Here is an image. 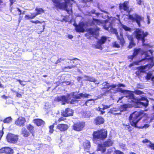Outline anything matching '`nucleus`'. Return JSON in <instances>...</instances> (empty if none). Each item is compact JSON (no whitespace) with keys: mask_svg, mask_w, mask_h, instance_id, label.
<instances>
[{"mask_svg":"<svg viewBox=\"0 0 154 154\" xmlns=\"http://www.w3.org/2000/svg\"><path fill=\"white\" fill-rule=\"evenodd\" d=\"M144 46V49H141L140 48H135L134 50L133 54L132 55L128 56V58L129 59L132 60L135 56H137L140 53L142 55H145V57L139 62L136 61L133 62L129 66L131 67L134 65H138L139 62H142L144 60L146 61H149V63L146 65L141 66L138 67V70L140 72L144 73L146 71L151 68L154 66V62L153 61V57L150 56L148 54V52L152 54L153 51L151 50H149L148 51H146L145 50L148 49L149 48H145Z\"/></svg>","mask_w":154,"mask_h":154,"instance_id":"f257e3e1","label":"nucleus"},{"mask_svg":"<svg viewBox=\"0 0 154 154\" xmlns=\"http://www.w3.org/2000/svg\"><path fill=\"white\" fill-rule=\"evenodd\" d=\"M75 92H72L66 96H63L58 97L55 98L54 100L58 102L61 101L62 104H64L65 102L72 103L74 102L77 101L76 100L77 99H82L84 98H87L90 96L89 94L83 93L75 95Z\"/></svg>","mask_w":154,"mask_h":154,"instance_id":"f03ea898","label":"nucleus"},{"mask_svg":"<svg viewBox=\"0 0 154 154\" xmlns=\"http://www.w3.org/2000/svg\"><path fill=\"white\" fill-rule=\"evenodd\" d=\"M123 98H126L128 99V101L130 103H131L132 102L135 103L136 106L137 108H140L142 106L146 107L148 105V101L146 98L142 97H141L140 98L135 97L131 91H129L128 94L126 96L122 97Z\"/></svg>","mask_w":154,"mask_h":154,"instance_id":"7ed1b4c3","label":"nucleus"},{"mask_svg":"<svg viewBox=\"0 0 154 154\" xmlns=\"http://www.w3.org/2000/svg\"><path fill=\"white\" fill-rule=\"evenodd\" d=\"M70 1L74 2V5H77L74 0H52L54 6L57 8L65 10L69 14L72 13L73 5L70 2Z\"/></svg>","mask_w":154,"mask_h":154,"instance_id":"20e7f679","label":"nucleus"},{"mask_svg":"<svg viewBox=\"0 0 154 154\" xmlns=\"http://www.w3.org/2000/svg\"><path fill=\"white\" fill-rule=\"evenodd\" d=\"M115 20V18L112 17L108 18L107 20L104 21L93 18L92 23L94 25H102L105 30L110 32H113L117 35L118 34H116V29H113L112 26V24Z\"/></svg>","mask_w":154,"mask_h":154,"instance_id":"39448f33","label":"nucleus"},{"mask_svg":"<svg viewBox=\"0 0 154 154\" xmlns=\"http://www.w3.org/2000/svg\"><path fill=\"white\" fill-rule=\"evenodd\" d=\"M144 114L142 112L135 111L131 114L129 117L131 125L135 127L140 128H146L149 127V124H145L143 126L138 127L137 124L139 121L143 117Z\"/></svg>","mask_w":154,"mask_h":154,"instance_id":"423d86ee","label":"nucleus"},{"mask_svg":"<svg viewBox=\"0 0 154 154\" xmlns=\"http://www.w3.org/2000/svg\"><path fill=\"white\" fill-rule=\"evenodd\" d=\"M148 35V32H144L142 30L139 29H137L134 32L133 35L138 40H141L142 42L143 45L145 46V48H151L152 46L148 44H145V38Z\"/></svg>","mask_w":154,"mask_h":154,"instance_id":"0eeeda50","label":"nucleus"},{"mask_svg":"<svg viewBox=\"0 0 154 154\" xmlns=\"http://www.w3.org/2000/svg\"><path fill=\"white\" fill-rule=\"evenodd\" d=\"M107 131L104 129H102L98 130L94 132L93 140L95 142L97 139H105L107 136Z\"/></svg>","mask_w":154,"mask_h":154,"instance_id":"6e6552de","label":"nucleus"},{"mask_svg":"<svg viewBox=\"0 0 154 154\" xmlns=\"http://www.w3.org/2000/svg\"><path fill=\"white\" fill-rule=\"evenodd\" d=\"M102 85L103 86V87L102 88V89H107V90H106V94L114 93V89L116 88V86H118V87H125V85H124L121 84H119L117 85H113L111 86L108 83L106 82L103 83L102 84Z\"/></svg>","mask_w":154,"mask_h":154,"instance_id":"1a4fd4ad","label":"nucleus"},{"mask_svg":"<svg viewBox=\"0 0 154 154\" xmlns=\"http://www.w3.org/2000/svg\"><path fill=\"white\" fill-rule=\"evenodd\" d=\"M128 18L133 22H136L139 27L140 26V23L144 20L143 17L137 14H129Z\"/></svg>","mask_w":154,"mask_h":154,"instance_id":"9d476101","label":"nucleus"},{"mask_svg":"<svg viewBox=\"0 0 154 154\" xmlns=\"http://www.w3.org/2000/svg\"><path fill=\"white\" fill-rule=\"evenodd\" d=\"M6 139L8 142L12 143H16L18 139L17 135L11 133H9L8 134Z\"/></svg>","mask_w":154,"mask_h":154,"instance_id":"9b49d317","label":"nucleus"},{"mask_svg":"<svg viewBox=\"0 0 154 154\" xmlns=\"http://www.w3.org/2000/svg\"><path fill=\"white\" fill-rule=\"evenodd\" d=\"M75 27V29L76 32H83L85 29V24L83 22H81L78 25L75 23L73 24Z\"/></svg>","mask_w":154,"mask_h":154,"instance_id":"f8f14e48","label":"nucleus"},{"mask_svg":"<svg viewBox=\"0 0 154 154\" xmlns=\"http://www.w3.org/2000/svg\"><path fill=\"white\" fill-rule=\"evenodd\" d=\"M85 126V123L83 122H79L74 124L73 129L75 131H81Z\"/></svg>","mask_w":154,"mask_h":154,"instance_id":"ddd939ff","label":"nucleus"},{"mask_svg":"<svg viewBox=\"0 0 154 154\" xmlns=\"http://www.w3.org/2000/svg\"><path fill=\"white\" fill-rule=\"evenodd\" d=\"M26 122V120L24 118L20 117L15 121V124L19 126H23L24 125Z\"/></svg>","mask_w":154,"mask_h":154,"instance_id":"4468645a","label":"nucleus"},{"mask_svg":"<svg viewBox=\"0 0 154 154\" xmlns=\"http://www.w3.org/2000/svg\"><path fill=\"white\" fill-rule=\"evenodd\" d=\"M0 151L1 153L5 154H12L14 153L13 149L9 147L2 148L0 149Z\"/></svg>","mask_w":154,"mask_h":154,"instance_id":"2eb2a0df","label":"nucleus"},{"mask_svg":"<svg viewBox=\"0 0 154 154\" xmlns=\"http://www.w3.org/2000/svg\"><path fill=\"white\" fill-rule=\"evenodd\" d=\"M106 39V37L103 36L101 39L98 41L97 44L96 46V48L100 49H102V48L101 45L105 42Z\"/></svg>","mask_w":154,"mask_h":154,"instance_id":"dca6fc26","label":"nucleus"},{"mask_svg":"<svg viewBox=\"0 0 154 154\" xmlns=\"http://www.w3.org/2000/svg\"><path fill=\"white\" fill-rule=\"evenodd\" d=\"M99 29L96 26V29L89 28L88 29V31L89 32L91 35L97 36L99 35L98 31Z\"/></svg>","mask_w":154,"mask_h":154,"instance_id":"f3484780","label":"nucleus"},{"mask_svg":"<svg viewBox=\"0 0 154 154\" xmlns=\"http://www.w3.org/2000/svg\"><path fill=\"white\" fill-rule=\"evenodd\" d=\"M128 3V2H125L124 3H120L119 5L120 10L123 9L125 11H128L129 10Z\"/></svg>","mask_w":154,"mask_h":154,"instance_id":"a211bd4d","label":"nucleus"},{"mask_svg":"<svg viewBox=\"0 0 154 154\" xmlns=\"http://www.w3.org/2000/svg\"><path fill=\"white\" fill-rule=\"evenodd\" d=\"M69 128L68 126L66 124H58L57 126V128L62 131L66 130Z\"/></svg>","mask_w":154,"mask_h":154,"instance_id":"6ab92c4d","label":"nucleus"},{"mask_svg":"<svg viewBox=\"0 0 154 154\" xmlns=\"http://www.w3.org/2000/svg\"><path fill=\"white\" fill-rule=\"evenodd\" d=\"M73 113V110L67 108L64 111L63 113V115L64 116H72Z\"/></svg>","mask_w":154,"mask_h":154,"instance_id":"aec40b11","label":"nucleus"},{"mask_svg":"<svg viewBox=\"0 0 154 154\" xmlns=\"http://www.w3.org/2000/svg\"><path fill=\"white\" fill-rule=\"evenodd\" d=\"M104 119L102 117L98 116L94 120L96 125H99L103 124L104 122Z\"/></svg>","mask_w":154,"mask_h":154,"instance_id":"412c9836","label":"nucleus"},{"mask_svg":"<svg viewBox=\"0 0 154 154\" xmlns=\"http://www.w3.org/2000/svg\"><path fill=\"white\" fill-rule=\"evenodd\" d=\"M34 122L38 126L43 125L45 124L44 122L40 119H34Z\"/></svg>","mask_w":154,"mask_h":154,"instance_id":"4be33fe9","label":"nucleus"},{"mask_svg":"<svg viewBox=\"0 0 154 154\" xmlns=\"http://www.w3.org/2000/svg\"><path fill=\"white\" fill-rule=\"evenodd\" d=\"M35 11L36 12V13H34L35 15V17L38 15L41 14L44 12V11L42 8H36Z\"/></svg>","mask_w":154,"mask_h":154,"instance_id":"5701e85b","label":"nucleus"},{"mask_svg":"<svg viewBox=\"0 0 154 154\" xmlns=\"http://www.w3.org/2000/svg\"><path fill=\"white\" fill-rule=\"evenodd\" d=\"M106 149L105 146H103L102 144H99L98 146V148L97 149V151H100L102 152H104L106 151Z\"/></svg>","mask_w":154,"mask_h":154,"instance_id":"b1692460","label":"nucleus"},{"mask_svg":"<svg viewBox=\"0 0 154 154\" xmlns=\"http://www.w3.org/2000/svg\"><path fill=\"white\" fill-rule=\"evenodd\" d=\"M22 134L24 137H27L29 135V133L26 130L25 128H23L22 129Z\"/></svg>","mask_w":154,"mask_h":154,"instance_id":"393cba45","label":"nucleus"},{"mask_svg":"<svg viewBox=\"0 0 154 154\" xmlns=\"http://www.w3.org/2000/svg\"><path fill=\"white\" fill-rule=\"evenodd\" d=\"M153 72L152 71H149L147 73L145 77V79L147 80H149L152 77Z\"/></svg>","mask_w":154,"mask_h":154,"instance_id":"a878e982","label":"nucleus"},{"mask_svg":"<svg viewBox=\"0 0 154 154\" xmlns=\"http://www.w3.org/2000/svg\"><path fill=\"white\" fill-rule=\"evenodd\" d=\"M154 119V113L152 114L151 116V118H147L146 119L144 120V122L145 123L150 122Z\"/></svg>","mask_w":154,"mask_h":154,"instance_id":"bb28decb","label":"nucleus"},{"mask_svg":"<svg viewBox=\"0 0 154 154\" xmlns=\"http://www.w3.org/2000/svg\"><path fill=\"white\" fill-rule=\"evenodd\" d=\"M84 77L85 78V80L88 81L90 82H96V80L94 78L86 76H85Z\"/></svg>","mask_w":154,"mask_h":154,"instance_id":"cd10ccee","label":"nucleus"},{"mask_svg":"<svg viewBox=\"0 0 154 154\" xmlns=\"http://www.w3.org/2000/svg\"><path fill=\"white\" fill-rule=\"evenodd\" d=\"M112 142L110 140H109L107 141H106L104 143L103 145L105 147L110 146L112 145Z\"/></svg>","mask_w":154,"mask_h":154,"instance_id":"c85d7f7f","label":"nucleus"},{"mask_svg":"<svg viewBox=\"0 0 154 154\" xmlns=\"http://www.w3.org/2000/svg\"><path fill=\"white\" fill-rule=\"evenodd\" d=\"M35 17V15L34 13L31 14V15H26L25 16V18L26 20H30L33 19Z\"/></svg>","mask_w":154,"mask_h":154,"instance_id":"c756f323","label":"nucleus"},{"mask_svg":"<svg viewBox=\"0 0 154 154\" xmlns=\"http://www.w3.org/2000/svg\"><path fill=\"white\" fill-rule=\"evenodd\" d=\"M85 149H88L90 147V142L88 140H86L84 144Z\"/></svg>","mask_w":154,"mask_h":154,"instance_id":"7c9ffc66","label":"nucleus"},{"mask_svg":"<svg viewBox=\"0 0 154 154\" xmlns=\"http://www.w3.org/2000/svg\"><path fill=\"white\" fill-rule=\"evenodd\" d=\"M126 110V108H124L123 110H122L121 109H117L116 110V112H112V114H113L114 115H120L121 113V112L123 111H125Z\"/></svg>","mask_w":154,"mask_h":154,"instance_id":"2f4dec72","label":"nucleus"},{"mask_svg":"<svg viewBox=\"0 0 154 154\" xmlns=\"http://www.w3.org/2000/svg\"><path fill=\"white\" fill-rule=\"evenodd\" d=\"M27 129L29 131L32 135H33V131L34 130V127L30 125H29L27 126Z\"/></svg>","mask_w":154,"mask_h":154,"instance_id":"473e14b6","label":"nucleus"},{"mask_svg":"<svg viewBox=\"0 0 154 154\" xmlns=\"http://www.w3.org/2000/svg\"><path fill=\"white\" fill-rule=\"evenodd\" d=\"M80 2H82V3H84V6H88L90 5H87L88 3H89V2L91 1V0H79Z\"/></svg>","mask_w":154,"mask_h":154,"instance_id":"72a5a7b5","label":"nucleus"},{"mask_svg":"<svg viewBox=\"0 0 154 154\" xmlns=\"http://www.w3.org/2000/svg\"><path fill=\"white\" fill-rule=\"evenodd\" d=\"M12 120V119L10 117H8L3 120L4 123H9Z\"/></svg>","mask_w":154,"mask_h":154,"instance_id":"f704fd0d","label":"nucleus"},{"mask_svg":"<svg viewBox=\"0 0 154 154\" xmlns=\"http://www.w3.org/2000/svg\"><path fill=\"white\" fill-rule=\"evenodd\" d=\"M117 38L118 39L120 40V43L121 45H123L125 43V41L124 38L122 36H121L119 38V36H117Z\"/></svg>","mask_w":154,"mask_h":154,"instance_id":"c9c22d12","label":"nucleus"},{"mask_svg":"<svg viewBox=\"0 0 154 154\" xmlns=\"http://www.w3.org/2000/svg\"><path fill=\"white\" fill-rule=\"evenodd\" d=\"M134 93L137 95H141L144 94V93L138 90H136L134 91Z\"/></svg>","mask_w":154,"mask_h":154,"instance_id":"e433bc0d","label":"nucleus"},{"mask_svg":"<svg viewBox=\"0 0 154 154\" xmlns=\"http://www.w3.org/2000/svg\"><path fill=\"white\" fill-rule=\"evenodd\" d=\"M121 27L125 30L128 31H130L131 30V29L126 26H125L123 24H121Z\"/></svg>","mask_w":154,"mask_h":154,"instance_id":"4c0bfd02","label":"nucleus"},{"mask_svg":"<svg viewBox=\"0 0 154 154\" xmlns=\"http://www.w3.org/2000/svg\"><path fill=\"white\" fill-rule=\"evenodd\" d=\"M147 147H149L151 149L154 150V143L150 142L149 144L147 145Z\"/></svg>","mask_w":154,"mask_h":154,"instance_id":"58836bf2","label":"nucleus"},{"mask_svg":"<svg viewBox=\"0 0 154 154\" xmlns=\"http://www.w3.org/2000/svg\"><path fill=\"white\" fill-rule=\"evenodd\" d=\"M97 110L101 112V114H103L105 112L103 111V110H104L103 109V107L102 108L101 107H99L97 108Z\"/></svg>","mask_w":154,"mask_h":154,"instance_id":"ea45409f","label":"nucleus"},{"mask_svg":"<svg viewBox=\"0 0 154 154\" xmlns=\"http://www.w3.org/2000/svg\"><path fill=\"white\" fill-rule=\"evenodd\" d=\"M31 22L33 23H34L35 24H37V23H42L45 22V21H40L39 20H37L36 21H33V20H32L31 21Z\"/></svg>","mask_w":154,"mask_h":154,"instance_id":"a19ab883","label":"nucleus"},{"mask_svg":"<svg viewBox=\"0 0 154 154\" xmlns=\"http://www.w3.org/2000/svg\"><path fill=\"white\" fill-rule=\"evenodd\" d=\"M54 128V125H51L49 126V132H50L51 133H53L54 131L53 129Z\"/></svg>","mask_w":154,"mask_h":154,"instance_id":"79ce46f5","label":"nucleus"},{"mask_svg":"<svg viewBox=\"0 0 154 154\" xmlns=\"http://www.w3.org/2000/svg\"><path fill=\"white\" fill-rule=\"evenodd\" d=\"M135 45V44L134 43L133 41H130V44L129 45L128 47L129 48H131L134 46Z\"/></svg>","mask_w":154,"mask_h":154,"instance_id":"37998d69","label":"nucleus"},{"mask_svg":"<svg viewBox=\"0 0 154 154\" xmlns=\"http://www.w3.org/2000/svg\"><path fill=\"white\" fill-rule=\"evenodd\" d=\"M113 46L117 48H119L120 46L119 44L116 43V42H115L113 43Z\"/></svg>","mask_w":154,"mask_h":154,"instance_id":"c03bdc74","label":"nucleus"},{"mask_svg":"<svg viewBox=\"0 0 154 154\" xmlns=\"http://www.w3.org/2000/svg\"><path fill=\"white\" fill-rule=\"evenodd\" d=\"M95 10H92L91 12V14H95L97 16H98L100 14L98 13H95Z\"/></svg>","mask_w":154,"mask_h":154,"instance_id":"a18cd8bd","label":"nucleus"},{"mask_svg":"<svg viewBox=\"0 0 154 154\" xmlns=\"http://www.w3.org/2000/svg\"><path fill=\"white\" fill-rule=\"evenodd\" d=\"M137 87L138 88L140 89H143L144 88L143 86L140 84H137Z\"/></svg>","mask_w":154,"mask_h":154,"instance_id":"49530a36","label":"nucleus"},{"mask_svg":"<svg viewBox=\"0 0 154 154\" xmlns=\"http://www.w3.org/2000/svg\"><path fill=\"white\" fill-rule=\"evenodd\" d=\"M150 142H151V141L148 140V139H144V140H143V141H142V142L143 143H149V144L150 143Z\"/></svg>","mask_w":154,"mask_h":154,"instance_id":"de8ad7c7","label":"nucleus"},{"mask_svg":"<svg viewBox=\"0 0 154 154\" xmlns=\"http://www.w3.org/2000/svg\"><path fill=\"white\" fill-rule=\"evenodd\" d=\"M115 152L116 154H124L122 152L119 150H115Z\"/></svg>","mask_w":154,"mask_h":154,"instance_id":"09e8293b","label":"nucleus"},{"mask_svg":"<svg viewBox=\"0 0 154 154\" xmlns=\"http://www.w3.org/2000/svg\"><path fill=\"white\" fill-rule=\"evenodd\" d=\"M128 38V39L130 41H133V38L132 37V36L131 35H128L127 36Z\"/></svg>","mask_w":154,"mask_h":154,"instance_id":"8fccbe9b","label":"nucleus"},{"mask_svg":"<svg viewBox=\"0 0 154 154\" xmlns=\"http://www.w3.org/2000/svg\"><path fill=\"white\" fill-rule=\"evenodd\" d=\"M118 109L117 108H113L112 109L110 110L111 112L112 113V112H116V110Z\"/></svg>","mask_w":154,"mask_h":154,"instance_id":"3c124183","label":"nucleus"},{"mask_svg":"<svg viewBox=\"0 0 154 154\" xmlns=\"http://www.w3.org/2000/svg\"><path fill=\"white\" fill-rule=\"evenodd\" d=\"M17 80L19 82L20 84V85H22L23 86H24L25 85V84H24L23 83V81H22L21 80H19V79H17Z\"/></svg>","mask_w":154,"mask_h":154,"instance_id":"603ef678","label":"nucleus"},{"mask_svg":"<svg viewBox=\"0 0 154 154\" xmlns=\"http://www.w3.org/2000/svg\"><path fill=\"white\" fill-rule=\"evenodd\" d=\"M110 106V105H109V106H104L103 107V109L104 110L105 109L109 108Z\"/></svg>","mask_w":154,"mask_h":154,"instance_id":"864d4df0","label":"nucleus"},{"mask_svg":"<svg viewBox=\"0 0 154 154\" xmlns=\"http://www.w3.org/2000/svg\"><path fill=\"white\" fill-rule=\"evenodd\" d=\"M4 132L2 130L0 131V139L1 138Z\"/></svg>","mask_w":154,"mask_h":154,"instance_id":"5fc2aeb1","label":"nucleus"},{"mask_svg":"<svg viewBox=\"0 0 154 154\" xmlns=\"http://www.w3.org/2000/svg\"><path fill=\"white\" fill-rule=\"evenodd\" d=\"M143 3V2L141 0H138L137 2V3L140 5H141Z\"/></svg>","mask_w":154,"mask_h":154,"instance_id":"6e6d98bb","label":"nucleus"},{"mask_svg":"<svg viewBox=\"0 0 154 154\" xmlns=\"http://www.w3.org/2000/svg\"><path fill=\"white\" fill-rule=\"evenodd\" d=\"M75 67V66L72 65L70 66H68V67H66V68L70 69L74 68Z\"/></svg>","mask_w":154,"mask_h":154,"instance_id":"4d7b16f0","label":"nucleus"},{"mask_svg":"<svg viewBox=\"0 0 154 154\" xmlns=\"http://www.w3.org/2000/svg\"><path fill=\"white\" fill-rule=\"evenodd\" d=\"M11 2V6L15 2L16 0H9Z\"/></svg>","mask_w":154,"mask_h":154,"instance_id":"13d9d810","label":"nucleus"},{"mask_svg":"<svg viewBox=\"0 0 154 154\" xmlns=\"http://www.w3.org/2000/svg\"><path fill=\"white\" fill-rule=\"evenodd\" d=\"M151 80L152 81V83L153 85L154 86V76H152V77Z\"/></svg>","mask_w":154,"mask_h":154,"instance_id":"bf43d9fd","label":"nucleus"},{"mask_svg":"<svg viewBox=\"0 0 154 154\" xmlns=\"http://www.w3.org/2000/svg\"><path fill=\"white\" fill-rule=\"evenodd\" d=\"M98 9H99L102 12H104V13H106V14H108V12H107L106 11H103V10H101L100 8V7L99 6V5H98Z\"/></svg>","mask_w":154,"mask_h":154,"instance_id":"052dcab7","label":"nucleus"},{"mask_svg":"<svg viewBox=\"0 0 154 154\" xmlns=\"http://www.w3.org/2000/svg\"><path fill=\"white\" fill-rule=\"evenodd\" d=\"M92 100H93L92 99H91L89 100H88L87 101H86L85 102V105H86L88 106V102Z\"/></svg>","mask_w":154,"mask_h":154,"instance_id":"680f3d73","label":"nucleus"},{"mask_svg":"<svg viewBox=\"0 0 154 154\" xmlns=\"http://www.w3.org/2000/svg\"><path fill=\"white\" fill-rule=\"evenodd\" d=\"M16 96L19 97H21V94L18 93V92L16 94Z\"/></svg>","mask_w":154,"mask_h":154,"instance_id":"e2e57ef3","label":"nucleus"},{"mask_svg":"<svg viewBox=\"0 0 154 154\" xmlns=\"http://www.w3.org/2000/svg\"><path fill=\"white\" fill-rule=\"evenodd\" d=\"M147 19H148V24H149L150 23V19H149V16H147Z\"/></svg>","mask_w":154,"mask_h":154,"instance_id":"0e129e2a","label":"nucleus"},{"mask_svg":"<svg viewBox=\"0 0 154 154\" xmlns=\"http://www.w3.org/2000/svg\"><path fill=\"white\" fill-rule=\"evenodd\" d=\"M68 37L69 39H72L73 38V36L71 35H68Z\"/></svg>","mask_w":154,"mask_h":154,"instance_id":"69168bd1","label":"nucleus"},{"mask_svg":"<svg viewBox=\"0 0 154 154\" xmlns=\"http://www.w3.org/2000/svg\"><path fill=\"white\" fill-rule=\"evenodd\" d=\"M63 120V118H60L58 119V121L60 122L62 121Z\"/></svg>","mask_w":154,"mask_h":154,"instance_id":"338daca9","label":"nucleus"},{"mask_svg":"<svg viewBox=\"0 0 154 154\" xmlns=\"http://www.w3.org/2000/svg\"><path fill=\"white\" fill-rule=\"evenodd\" d=\"M117 16L118 17V18H116V19H117V20H118L119 21V22H120V19L119 17V15H117Z\"/></svg>","mask_w":154,"mask_h":154,"instance_id":"774afa93","label":"nucleus"}]
</instances>
